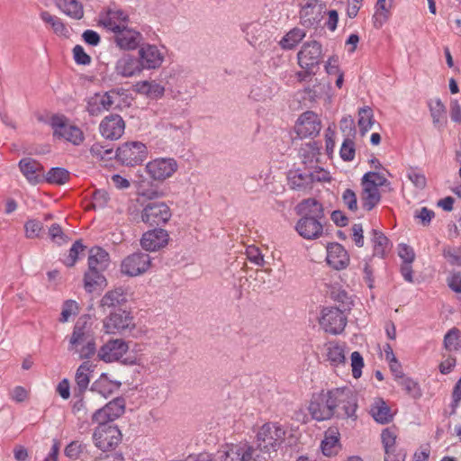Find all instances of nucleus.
Returning a JSON list of instances; mask_svg holds the SVG:
<instances>
[{
    "instance_id": "obj_1",
    "label": "nucleus",
    "mask_w": 461,
    "mask_h": 461,
    "mask_svg": "<svg viewBox=\"0 0 461 461\" xmlns=\"http://www.w3.org/2000/svg\"><path fill=\"white\" fill-rule=\"evenodd\" d=\"M295 210L301 216L295 225L298 234L308 240L321 238L324 233L323 205L314 198H308L300 202Z\"/></svg>"
},
{
    "instance_id": "obj_2",
    "label": "nucleus",
    "mask_w": 461,
    "mask_h": 461,
    "mask_svg": "<svg viewBox=\"0 0 461 461\" xmlns=\"http://www.w3.org/2000/svg\"><path fill=\"white\" fill-rule=\"evenodd\" d=\"M68 350L79 359H90L96 354V337L88 315L79 317L68 337Z\"/></svg>"
},
{
    "instance_id": "obj_3",
    "label": "nucleus",
    "mask_w": 461,
    "mask_h": 461,
    "mask_svg": "<svg viewBox=\"0 0 461 461\" xmlns=\"http://www.w3.org/2000/svg\"><path fill=\"white\" fill-rule=\"evenodd\" d=\"M286 430L277 422H267L258 428L256 437V447L268 457L276 453L285 439Z\"/></svg>"
},
{
    "instance_id": "obj_4",
    "label": "nucleus",
    "mask_w": 461,
    "mask_h": 461,
    "mask_svg": "<svg viewBox=\"0 0 461 461\" xmlns=\"http://www.w3.org/2000/svg\"><path fill=\"white\" fill-rule=\"evenodd\" d=\"M269 457L248 443L226 445L212 455L213 461H267Z\"/></svg>"
},
{
    "instance_id": "obj_5",
    "label": "nucleus",
    "mask_w": 461,
    "mask_h": 461,
    "mask_svg": "<svg viewBox=\"0 0 461 461\" xmlns=\"http://www.w3.org/2000/svg\"><path fill=\"white\" fill-rule=\"evenodd\" d=\"M334 416L356 420L357 409V394L349 388L333 389Z\"/></svg>"
},
{
    "instance_id": "obj_6",
    "label": "nucleus",
    "mask_w": 461,
    "mask_h": 461,
    "mask_svg": "<svg viewBox=\"0 0 461 461\" xmlns=\"http://www.w3.org/2000/svg\"><path fill=\"white\" fill-rule=\"evenodd\" d=\"M147 157L148 148L140 141L124 142L115 151V158L126 167L140 165Z\"/></svg>"
},
{
    "instance_id": "obj_7",
    "label": "nucleus",
    "mask_w": 461,
    "mask_h": 461,
    "mask_svg": "<svg viewBox=\"0 0 461 461\" xmlns=\"http://www.w3.org/2000/svg\"><path fill=\"white\" fill-rule=\"evenodd\" d=\"M50 123L53 130V136L58 139L65 140L75 146L80 145L85 140L82 130L69 123L64 115H53Z\"/></svg>"
},
{
    "instance_id": "obj_8",
    "label": "nucleus",
    "mask_w": 461,
    "mask_h": 461,
    "mask_svg": "<svg viewBox=\"0 0 461 461\" xmlns=\"http://www.w3.org/2000/svg\"><path fill=\"white\" fill-rule=\"evenodd\" d=\"M93 440L99 449L108 451L118 446L122 440V433L113 424H97L93 433Z\"/></svg>"
},
{
    "instance_id": "obj_9",
    "label": "nucleus",
    "mask_w": 461,
    "mask_h": 461,
    "mask_svg": "<svg viewBox=\"0 0 461 461\" xmlns=\"http://www.w3.org/2000/svg\"><path fill=\"white\" fill-rule=\"evenodd\" d=\"M172 217L169 206L164 202H150L144 205L140 218L149 226L166 224Z\"/></svg>"
},
{
    "instance_id": "obj_10",
    "label": "nucleus",
    "mask_w": 461,
    "mask_h": 461,
    "mask_svg": "<svg viewBox=\"0 0 461 461\" xmlns=\"http://www.w3.org/2000/svg\"><path fill=\"white\" fill-rule=\"evenodd\" d=\"M151 259L147 253L141 251L132 253L122 261L121 272L130 277L141 276L151 267Z\"/></svg>"
},
{
    "instance_id": "obj_11",
    "label": "nucleus",
    "mask_w": 461,
    "mask_h": 461,
    "mask_svg": "<svg viewBox=\"0 0 461 461\" xmlns=\"http://www.w3.org/2000/svg\"><path fill=\"white\" fill-rule=\"evenodd\" d=\"M333 390L314 395L308 410L312 417L319 421L326 420L334 416Z\"/></svg>"
},
{
    "instance_id": "obj_12",
    "label": "nucleus",
    "mask_w": 461,
    "mask_h": 461,
    "mask_svg": "<svg viewBox=\"0 0 461 461\" xmlns=\"http://www.w3.org/2000/svg\"><path fill=\"white\" fill-rule=\"evenodd\" d=\"M177 168V162L172 158H158L148 162L145 167L148 176L159 182L171 177Z\"/></svg>"
},
{
    "instance_id": "obj_13",
    "label": "nucleus",
    "mask_w": 461,
    "mask_h": 461,
    "mask_svg": "<svg viewBox=\"0 0 461 461\" xmlns=\"http://www.w3.org/2000/svg\"><path fill=\"white\" fill-rule=\"evenodd\" d=\"M321 328L330 334L341 333L347 325V316L344 310L337 307H326L321 312L320 319Z\"/></svg>"
},
{
    "instance_id": "obj_14",
    "label": "nucleus",
    "mask_w": 461,
    "mask_h": 461,
    "mask_svg": "<svg viewBox=\"0 0 461 461\" xmlns=\"http://www.w3.org/2000/svg\"><path fill=\"white\" fill-rule=\"evenodd\" d=\"M125 411V400L117 397L104 407L96 410L92 415V423H111L120 418Z\"/></svg>"
},
{
    "instance_id": "obj_15",
    "label": "nucleus",
    "mask_w": 461,
    "mask_h": 461,
    "mask_svg": "<svg viewBox=\"0 0 461 461\" xmlns=\"http://www.w3.org/2000/svg\"><path fill=\"white\" fill-rule=\"evenodd\" d=\"M322 47L317 41L304 42L297 53L298 64L305 70H312L319 66L321 59Z\"/></svg>"
},
{
    "instance_id": "obj_16",
    "label": "nucleus",
    "mask_w": 461,
    "mask_h": 461,
    "mask_svg": "<svg viewBox=\"0 0 461 461\" xmlns=\"http://www.w3.org/2000/svg\"><path fill=\"white\" fill-rule=\"evenodd\" d=\"M133 327L132 317L126 311L112 312L103 321V329L107 334L121 333Z\"/></svg>"
},
{
    "instance_id": "obj_17",
    "label": "nucleus",
    "mask_w": 461,
    "mask_h": 461,
    "mask_svg": "<svg viewBox=\"0 0 461 461\" xmlns=\"http://www.w3.org/2000/svg\"><path fill=\"white\" fill-rule=\"evenodd\" d=\"M321 129L319 116L312 111L300 115L295 124V131L301 138L315 137Z\"/></svg>"
},
{
    "instance_id": "obj_18",
    "label": "nucleus",
    "mask_w": 461,
    "mask_h": 461,
    "mask_svg": "<svg viewBox=\"0 0 461 461\" xmlns=\"http://www.w3.org/2000/svg\"><path fill=\"white\" fill-rule=\"evenodd\" d=\"M129 350L128 344L122 339H110L97 352L100 360L112 363L120 360Z\"/></svg>"
},
{
    "instance_id": "obj_19",
    "label": "nucleus",
    "mask_w": 461,
    "mask_h": 461,
    "mask_svg": "<svg viewBox=\"0 0 461 461\" xmlns=\"http://www.w3.org/2000/svg\"><path fill=\"white\" fill-rule=\"evenodd\" d=\"M138 60L141 64V69L158 68L164 61V53L154 44H143L139 49Z\"/></svg>"
},
{
    "instance_id": "obj_20",
    "label": "nucleus",
    "mask_w": 461,
    "mask_h": 461,
    "mask_svg": "<svg viewBox=\"0 0 461 461\" xmlns=\"http://www.w3.org/2000/svg\"><path fill=\"white\" fill-rule=\"evenodd\" d=\"M125 122L119 114L105 116L100 122L99 131L106 140H116L124 133Z\"/></svg>"
},
{
    "instance_id": "obj_21",
    "label": "nucleus",
    "mask_w": 461,
    "mask_h": 461,
    "mask_svg": "<svg viewBox=\"0 0 461 461\" xmlns=\"http://www.w3.org/2000/svg\"><path fill=\"white\" fill-rule=\"evenodd\" d=\"M119 93L111 90L104 94H95L89 97L86 103V111L91 116H98L104 111H109L114 104V96Z\"/></svg>"
},
{
    "instance_id": "obj_22",
    "label": "nucleus",
    "mask_w": 461,
    "mask_h": 461,
    "mask_svg": "<svg viewBox=\"0 0 461 461\" xmlns=\"http://www.w3.org/2000/svg\"><path fill=\"white\" fill-rule=\"evenodd\" d=\"M322 13L323 7L319 0H307L299 13L300 23L306 28L316 26L322 19Z\"/></svg>"
},
{
    "instance_id": "obj_23",
    "label": "nucleus",
    "mask_w": 461,
    "mask_h": 461,
    "mask_svg": "<svg viewBox=\"0 0 461 461\" xmlns=\"http://www.w3.org/2000/svg\"><path fill=\"white\" fill-rule=\"evenodd\" d=\"M169 240L168 232L161 228H155L142 234L140 245L146 251H157L165 248Z\"/></svg>"
},
{
    "instance_id": "obj_24",
    "label": "nucleus",
    "mask_w": 461,
    "mask_h": 461,
    "mask_svg": "<svg viewBox=\"0 0 461 461\" xmlns=\"http://www.w3.org/2000/svg\"><path fill=\"white\" fill-rule=\"evenodd\" d=\"M129 21V14L115 7L109 8L100 18L103 26L114 33L127 27Z\"/></svg>"
},
{
    "instance_id": "obj_25",
    "label": "nucleus",
    "mask_w": 461,
    "mask_h": 461,
    "mask_svg": "<svg viewBox=\"0 0 461 461\" xmlns=\"http://www.w3.org/2000/svg\"><path fill=\"white\" fill-rule=\"evenodd\" d=\"M327 263L336 270L345 269L349 264V256L342 245L332 242L327 246Z\"/></svg>"
},
{
    "instance_id": "obj_26",
    "label": "nucleus",
    "mask_w": 461,
    "mask_h": 461,
    "mask_svg": "<svg viewBox=\"0 0 461 461\" xmlns=\"http://www.w3.org/2000/svg\"><path fill=\"white\" fill-rule=\"evenodd\" d=\"M142 72L141 64L137 58L131 54H124L117 59L114 73L122 77H132Z\"/></svg>"
},
{
    "instance_id": "obj_27",
    "label": "nucleus",
    "mask_w": 461,
    "mask_h": 461,
    "mask_svg": "<svg viewBox=\"0 0 461 461\" xmlns=\"http://www.w3.org/2000/svg\"><path fill=\"white\" fill-rule=\"evenodd\" d=\"M142 40L143 37L140 32L128 26L114 33V42L121 50H136L140 45Z\"/></svg>"
},
{
    "instance_id": "obj_28",
    "label": "nucleus",
    "mask_w": 461,
    "mask_h": 461,
    "mask_svg": "<svg viewBox=\"0 0 461 461\" xmlns=\"http://www.w3.org/2000/svg\"><path fill=\"white\" fill-rule=\"evenodd\" d=\"M19 168L27 181L32 185H37L41 181L43 167L32 158H24L19 161Z\"/></svg>"
},
{
    "instance_id": "obj_29",
    "label": "nucleus",
    "mask_w": 461,
    "mask_h": 461,
    "mask_svg": "<svg viewBox=\"0 0 461 461\" xmlns=\"http://www.w3.org/2000/svg\"><path fill=\"white\" fill-rule=\"evenodd\" d=\"M93 372V365L89 361L83 362L77 369L75 381L77 388L75 396H83L90 383V375Z\"/></svg>"
},
{
    "instance_id": "obj_30",
    "label": "nucleus",
    "mask_w": 461,
    "mask_h": 461,
    "mask_svg": "<svg viewBox=\"0 0 461 461\" xmlns=\"http://www.w3.org/2000/svg\"><path fill=\"white\" fill-rule=\"evenodd\" d=\"M321 448L324 456H332L339 453L340 449L339 432L336 428H330L326 432L321 444Z\"/></svg>"
},
{
    "instance_id": "obj_31",
    "label": "nucleus",
    "mask_w": 461,
    "mask_h": 461,
    "mask_svg": "<svg viewBox=\"0 0 461 461\" xmlns=\"http://www.w3.org/2000/svg\"><path fill=\"white\" fill-rule=\"evenodd\" d=\"M127 302V294L122 287H116L104 294L100 301L102 308H114Z\"/></svg>"
},
{
    "instance_id": "obj_32",
    "label": "nucleus",
    "mask_w": 461,
    "mask_h": 461,
    "mask_svg": "<svg viewBox=\"0 0 461 461\" xmlns=\"http://www.w3.org/2000/svg\"><path fill=\"white\" fill-rule=\"evenodd\" d=\"M110 262V256L104 249L94 247L89 251L88 267L92 269L106 270Z\"/></svg>"
},
{
    "instance_id": "obj_33",
    "label": "nucleus",
    "mask_w": 461,
    "mask_h": 461,
    "mask_svg": "<svg viewBox=\"0 0 461 461\" xmlns=\"http://www.w3.org/2000/svg\"><path fill=\"white\" fill-rule=\"evenodd\" d=\"M120 385V383L113 382L110 380L105 374H102L101 376L92 384L90 390L107 398L117 390Z\"/></svg>"
},
{
    "instance_id": "obj_34",
    "label": "nucleus",
    "mask_w": 461,
    "mask_h": 461,
    "mask_svg": "<svg viewBox=\"0 0 461 461\" xmlns=\"http://www.w3.org/2000/svg\"><path fill=\"white\" fill-rule=\"evenodd\" d=\"M429 108L432 122L440 129L447 124V108L439 98L429 101Z\"/></svg>"
},
{
    "instance_id": "obj_35",
    "label": "nucleus",
    "mask_w": 461,
    "mask_h": 461,
    "mask_svg": "<svg viewBox=\"0 0 461 461\" xmlns=\"http://www.w3.org/2000/svg\"><path fill=\"white\" fill-rule=\"evenodd\" d=\"M104 270L92 269L88 267V270L84 276V286L86 292L93 293L98 287L105 285L106 279L103 273Z\"/></svg>"
},
{
    "instance_id": "obj_36",
    "label": "nucleus",
    "mask_w": 461,
    "mask_h": 461,
    "mask_svg": "<svg viewBox=\"0 0 461 461\" xmlns=\"http://www.w3.org/2000/svg\"><path fill=\"white\" fill-rule=\"evenodd\" d=\"M370 414L375 421L381 424L389 423L393 420L390 407L382 399H376L372 404Z\"/></svg>"
},
{
    "instance_id": "obj_37",
    "label": "nucleus",
    "mask_w": 461,
    "mask_h": 461,
    "mask_svg": "<svg viewBox=\"0 0 461 461\" xmlns=\"http://www.w3.org/2000/svg\"><path fill=\"white\" fill-rule=\"evenodd\" d=\"M137 92L150 99H158L164 95L165 87L156 81H140L136 84Z\"/></svg>"
},
{
    "instance_id": "obj_38",
    "label": "nucleus",
    "mask_w": 461,
    "mask_h": 461,
    "mask_svg": "<svg viewBox=\"0 0 461 461\" xmlns=\"http://www.w3.org/2000/svg\"><path fill=\"white\" fill-rule=\"evenodd\" d=\"M363 191L361 194V203L364 209L371 211L381 200V194L378 188L362 184Z\"/></svg>"
},
{
    "instance_id": "obj_39",
    "label": "nucleus",
    "mask_w": 461,
    "mask_h": 461,
    "mask_svg": "<svg viewBox=\"0 0 461 461\" xmlns=\"http://www.w3.org/2000/svg\"><path fill=\"white\" fill-rule=\"evenodd\" d=\"M370 234L374 256L380 258L384 257L386 251L390 248V241L388 238L383 232L375 229H373Z\"/></svg>"
},
{
    "instance_id": "obj_40",
    "label": "nucleus",
    "mask_w": 461,
    "mask_h": 461,
    "mask_svg": "<svg viewBox=\"0 0 461 461\" xmlns=\"http://www.w3.org/2000/svg\"><path fill=\"white\" fill-rule=\"evenodd\" d=\"M58 7L68 16L79 20L84 16V9L77 0H55Z\"/></svg>"
},
{
    "instance_id": "obj_41",
    "label": "nucleus",
    "mask_w": 461,
    "mask_h": 461,
    "mask_svg": "<svg viewBox=\"0 0 461 461\" xmlns=\"http://www.w3.org/2000/svg\"><path fill=\"white\" fill-rule=\"evenodd\" d=\"M312 182V174L302 173L300 170H292L288 174V185L294 190L305 189Z\"/></svg>"
},
{
    "instance_id": "obj_42",
    "label": "nucleus",
    "mask_w": 461,
    "mask_h": 461,
    "mask_svg": "<svg viewBox=\"0 0 461 461\" xmlns=\"http://www.w3.org/2000/svg\"><path fill=\"white\" fill-rule=\"evenodd\" d=\"M306 36L305 32L300 28H294L289 31L279 41L283 50H292Z\"/></svg>"
},
{
    "instance_id": "obj_43",
    "label": "nucleus",
    "mask_w": 461,
    "mask_h": 461,
    "mask_svg": "<svg viewBox=\"0 0 461 461\" xmlns=\"http://www.w3.org/2000/svg\"><path fill=\"white\" fill-rule=\"evenodd\" d=\"M375 122L373 110L365 106L358 111V121L357 124L362 136H364L373 126Z\"/></svg>"
},
{
    "instance_id": "obj_44",
    "label": "nucleus",
    "mask_w": 461,
    "mask_h": 461,
    "mask_svg": "<svg viewBox=\"0 0 461 461\" xmlns=\"http://www.w3.org/2000/svg\"><path fill=\"white\" fill-rule=\"evenodd\" d=\"M328 360L334 366L346 363L345 350L342 345L338 343L330 344L327 352Z\"/></svg>"
},
{
    "instance_id": "obj_45",
    "label": "nucleus",
    "mask_w": 461,
    "mask_h": 461,
    "mask_svg": "<svg viewBox=\"0 0 461 461\" xmlns=\"http://www.w3.org/2000/svg\"><path fill=\"white\" fill-rule=\"evenodd\" d=\"M50 184L63 185L69 179V172L63 167H52L45 176Z\"/></svg>"
},
{
    "instance_id": "obj_46",
    "label": "nucleus",
    "mask_w": 461,
    "mask_h": 461,
    "mask_svg": "<svg viewBox=\"0 0 461 461\" xmlns=\"http://www.w3.org/2000/svg\"><path fill=\"white\" fill-rule=\"evenodd\" d=\"M90 153L94 158L103 161H108L115 158V151L101 143L93 144L90 148Z\"/></svg>"
},
{
    "instance_id": "obj_47",
    "label": "nucleus",
    "mask_w": 461,
    "mask_h": 461,
    "mask_svg": "<svg viewBox=\"0 0 461 461\" xmlns=\"http://www.w3.org/2000/svg\"><path fill=\"white\" fill-rule=\"evenodd\" d=\"M361 184H366L370 186L378 188L379 186H386L390 183L380 173H377L375 171H369L363 176Z\"/></svg>"
},
{
    "instance_id": "obj_48",
    "label": "nucleus",
    "mask_w": 461,
    "mask_h": 461,
    "mask_svg": "<svg viewBox=\"0 0 461 461\" xmlns=\"http://www.w3.org/2000/svg\"><path fill=\"white\" fill-rule=\"evenodd\" d=\"M41 18L45 23L51 27L55 33L63 34L66 32V27L61 19L50 14L49 12H41Z\"/></svg>"
},
{
    "instance_id": "obj_49",
    "label": "nucleus",
    "mask_w": 461,
    "mask_h": 461,
    "mask_svg": "<svg viewBox=\"0 0 461 461\" xmlns=\"http://www.w3.org/2000/svg\"><path fill=\"white\" fill-rule=\"evenodd\" d=\"M86 447L87 446L86 444L78 440L72 441L65 447V456L69 459L76 460L80 458L84 453L86 452Z\"/></svg>"
},
{
    "instance_id": "obj_50",
    "label": "nucleus",
    "mask_w": 461,
    "mask_h": 461,
    "mask_svg": "<svg viewBox=\"0 0 461 461\" xmlns=\"http://www.w3.org/2000/svg\"><path fill=\"white\" fill-rule=\"evenodd\" d=\"M460 331L456 328L449 330L444 337L445 348L449 350H457L461 346Z\"/></svg>"
},
{
    "instance_id": "obj_51",
    "label": "nucleus",
    "mask_w": 461,
    "mask_h": 461,
    "mask_svg": "<svg viewBox=\"0 0 461 461\" xmlns=\"http://www.w3.org/2000/svg\"><path fill=\"white\" fill-rule=\"evenodd\" d=\"M389 7L387 6L386 0H377L376 11L374 15V24L376 28H380L387 19L386 14L389 11Z\"/></svg>"
},
{
    "instance_id": "obj_52",
    "label": "nucleus",
    "mask_w": 461,
    "mask_h": 461,
    "mask_svg": "<svg viewBox=\"0 0 461 461\" xmlns=\"http://www.w3.org/2000/svg\"><path fill=\"white\" fill-rule=\"evenodd\" d=\"M407 177L419 189H424L427 185L426 176L418 167H410Z\"/></svg>"
},
{
    "instance_id": "obj_53",
    "label": "nucleus",
    "mask_w": 461,
    "mask_h": 461,
    "mask_svg": "<svg viewBox=\"0 0 461 461\" xmlns=\"http://www.w3.org/2000/svg\"><path fill=\"white\" fill-rule=\"evenodd\" d=\"M243 32L246 33L248 41L254 45L261 37L263 32L262 25L259 23H251L244 27Z\"/></svg>"
},
{
    "instance_id": "obj_54",
    "label": "nucleus",
    "mask_w": 461,
    "mask_h": 461,
    "mask_svg": "<svg viewBox=\"0 0 461 461\" xmlns=\"http://www.w3.org/2000/svg\"><path fill=\"white\" fill-rule=\"evenodd\" d=\"M396 438L397 436L392 429L386 428L382 430L381 440L384 448V453H389L390 451L396 449Z\"/></svg>"
},
{
    "instance_id": "obj_55",
    "label": "nucleus",
    "mask_w": 461,
    "mask_h": 461,
    "mask_svg": "<svg viewBox=\"0 0 461 461\" xmlns=\"http://www.w3.org/2000/svg\"><path fill=\"white\" fill-rule=\"evenodd\" d=\"M355 142L351 137H347L340 148L339 155L344 161H352L355 158Z\"/></svg>"
},
{
    "instance_id": "obj_56",
    "label": "nucleus",
    "mask_w": 461,
    "mask_h": 461,
    "mask_svg": "<svg viewBox=\"0 0 461 461\" xmlns=\"http://www.w3.org/2000/svg\"><path fill=\"white\" fill-rule=\"evenodd\" d=\"M78 312V305L73 300H68L63 303L62 311L59 318L60 322H67L72 315Z\"/></svg>"
},
{
    "instance_id": "obj_57",
    "label": "nucleus",
    "mask_w": 461,
    "mask_h": 461,
    "mask_svg": "<svg viewBox=\"0 0 461 461\" xmlns=\"http://www.w3.org/2000/svg\"><path fill=\"white\" fill-rule=\"evenodd\" d=\"M443 256L452 266L461 267V249L446 247L443 249Z\"/></svg>"
},
{
    "instance_id": "obj_58",
    "label": "nucleus",
    "mask_w": 461,
    "mask_h": 461,
    "mask_svg": "<svg viewBox=\"0 0 461 461\" xmlns=\"http://www.w3.org/2000/svg\"><path fill=\"white\" fill-rule=\"evenodd\" d=\"M85 248L86 247L82 244L81 240L75 241L68 251V257L64 260L66 266L73 267L77 262L79 253L83 252Z\"/></svg>"
},
{
    "instance_id": "obj_59",
    "label": "nucleus",
    "mask_w": 461,
    "mask_h": 461,
    "mask_svg": "<svg viewBox=\"0 0 461 461\" xmlns=\"http://www.w3.org/2000/svg\"><path fill=\"white\" fill-rule=\"evenodd\" d=\"M399 384L408 393L412 394L414 397L420 395V387L417 382L413 379L405 375L399 379Z\"/></svg>"
},
{
    "instance_id": "obj_60",
    "label": "nucleus",
    "mask_w": 461,
    "mask_h": 461,
    "mask_svg": "<svg viewBox=\"0 0 461 461\" xmlns=\"http://www.w3.org/2000/svg\"><path fill=\"white\" fill-rule=\"evenodd\" d=\"M352 375L354 378H359L362 375L364 366V359L358 351H354L350 357Z\"/></svg>"
},
{
    "instance_id": "obj_61",
    "label": "nucleus",
    "mask_w": 461,
    "mask_h": 461,
    "mask_svg": "<svg viewBox=\"0 0 461 461\" xmlns=\"http://www.w3.org/2000/svg\"><path fill=\"white\" fill-rule=\"evenodd\" d=\"M247 258L258 267H263L265 264L264 257L260 249L256 246H249L246 249Z\"/></svg>"
},
{
    "instance_id": "obj_62",
    "label": "nucleus",
    "mask_w": 461,
    "mask_h": 461,
    "mask_svg": "<svg viewBox=\"0 0 461 461\" xmlns=\"http://www.w3.org/2000/svg\"><path fill=\"white\" fill-rule=\"evenodd\" d=\"M25 235L29 239H34L39 236L42 230V223L37 220H29L24 225Z\"/></svg>"
},
{
    "instance_id": "obj_63",
    "label": "nucleus",
    "mask_w": 461,
    "mask_h": 461,
    "mask_svg": "<svg viewBox=\"0 0 461 461\" xmlns=\"http://www.w3.org/2000/svg\"><path fill=\"white\" fill-rule=\"evenodd\" d=\"M73 56L75 62L78 65H89L91 63V57L85 51L81 45H76L73 48Z\"/></svg>"
},
{
    "instance_id": "obj_64",
    "label": "nucleus",
    "mask_w": 461,
    "mask_h": 461,
    "mask_svg": "<svg viewBox=\"0 0 461 461\" xmlns=\"http://www.w3.org/2000/svg\"><path fill=\"white\" fill-rule=\"evenodd\" d=\"M49 235H50L51 240L59 245H61V244L67 242L66 236L62 230L61 227L57 223H54L50 227Z\"/></svg>"
}]
</instances>
